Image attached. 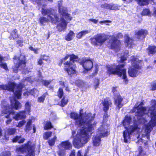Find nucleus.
<instances>
[{
	"label": "nucleus",
	"mask_w": 156,
	"mask_h": 156,
	"mask_svg": "<svg viewBox=\"0 0 156 156\" xmlns=\"http://www.w3.org/2000/svg\"><path fill=\"white\" fill-rule=\"evenodd\" d=\"M70 116L74 120L75 124L80 128L73 140L74 146L77 148H80L88 141L92 131L94 129L96 123L93 120L95 114L86 112L78 114L72 112Z\"/></svg>",
	"instance_id": "1"
},
{
	"label": "nucleus",
	"mask_w": 156,
	"mask_h": 156,
	"mask_svg": "<svg viewBox=\"0 0 156 156\" xmlns=\"http://www.w3.org/2000/svg\"><path fill=\"white\" fill-rule=\"evenodd\" d=\"M142 103H136L133 109L135 112L138 122L145 124L142 131V135L149 138V134L153 127L156 126V100L151 101V106L149 108L142 106Z\"/></svg>",
	"instance_id": "2"
},
{
	"label": "nucleus",
	"mask_w": 156,
	"mask_h": 156,
	"mask_svg": "<svg viewBox=\"0 0 156 156\" xmlns=\"http://www.w3.org/2000/svg\"><path fill=\"white\" fill-rule=\"evenodd\" d=\"M58 11L62 16L59 18L56 13V11L51 8H42V13L43 15H47V17H41L39 19V22L42 25L44 23L51 22L52 23H56L57 22L59 23L57 26V28L59 31L65 30L67 27L68 23L71 21L72 17L68 13V10L66 7L62 6V1L58 2Z\"/></svg>",
	"instance_id": "3"
},
{
	"label": "nucleus",
	"mask_w": 156,
	"mask_h": 156,
	"mask_svg": "<svg viewBox=\"0 0 156 156\" xmlns=\"http://www.w3.org/2000/svg\"><path fill=\"white\" fill-rule=\"evenodd\" d=\"M11 103V107L10 108L8 105L7 102L4 101L2 102V108L3 109L2 111L1 115H5V117L6 118L9 119L6 121L7 124H9L10 123L12 120V119L10 118V115H11L13 114L14 112L12 110V108H14L16 109H18L21 107V105L18 101L16 100L15 98H14L13 99L12 98L10 99Z\"/></svg>",
	"instance_id": "4"
},
{
	"label": "nucleus",
	"mask_w": 156,
	"mask_h": 156,
	"mask_svg": "<svg viewBox=\"0 0 156 156\" xmlns=\"http://www.w3.org/2000/svg\"><path fill=\"white\" fill-rule=\"evenodd\" d=\"M124 64L123 63L117 66L115 65H107L106 67V73L109 75L112 74L118 75L122 78L126 84H127L128 80L126 76V70L124 68Z\"/></svg>",
	"instance_id": "5"
},
{
	"label": "nucleus",
	"mask_w": 156,
	"mask_h": 156,
	"mask_svg": "<svg viewBox=\"0 0 156 156\" xmlns=\"http://www.w3.org/2000/svg\"><path fill=\"white\" fill-rule=\"evenodd\" d=\"M131 118L129 116H126L123 121V125L126 130L124 131L123 136L124 141L126 143L128 142L130 140V134L134 131H138V128L137 126L134 124V126L129 127V125L131 123Z\"/></svg>",
	"instance_id": "6"
},
{
	"label": "nucleus",
	"mask_w": 156,
	"mask_h": 156,
	"mask_svg": "<svg viewBox=\"0 0 156 156\" xmlns=\"http://www.w3.org/2000/svg\"><path fill=\"white\" fill-rule=\"evenodd\" d=\"M23 86L21 83L16 85L13 82H9L8 85H1L0 88L3 90L12 91L15 96L19 99L21 95V89Z\"/></svg>",
	"instance_id": "7"
},
{
	"label": "nucleus",
	"mask_w": 156,
	"mask_h": 156,
	"mask_svg": "<svg viewBox=\"0 0 156 156\" xmlns=\"http://www.w3.org/2000/svg\"><path fill=\"white\" fill-rule=\"evenodd\" d=\"M107 126L103 124L99 129L97 135L93 138V144L94 146H98L101 144L100 136L105 137L107 136L109 132Z\"/></svg>",
	"instance_id": "8"
},
{
	"label": "nucleus",
	"mask_w": 156,
	"mask_h": 156,
	"mask_svg": "<svg viewBox=\"0 0 156 156\" xmlns=\"http://www.w3.org/2000/svg\"><path fill=\"white\" fill-rule=\"evenodd\" d=\"M132 66L129 69L128 74L131 77H135L139 74L138 69L140 68L139 64L141 62L138 58L133 57L131 59Z\"/></svg>",
	"instance_id": "9"
},
{
	"label": "nucleus",
	"mask_w": 156,
	"mask_h": 156,
	"mask_svg": "<svg viewBox=\"0 0 156 156\" xmlns=\"http://www.w3.org/2000/svg\"><path fill=\"white\" fill-rule=\"evenodd\" d=\"M78 57L74 55H72L70 57V61L64 62L65 65V69L69 75H72L76 73V66L74 62L76 61Z\"/></svg>",
	"instance_id": "10"
},
{
	"label": "nucleus",
	"mask_w": 156,
	"mask_h": 156,
	"mask_svg": "<svg viewBox=\"0 0 156 156\" xmlns=\"http://www.w3.org/2000/svg\"><path fill=\"white\" fill-rule=\"evenodd\" d=\"M108 36L104 34H99L91 38V43L95 45H102L107 40Z\"/></svg>",
	"instance_id": "11"
},
{
	"label": "nucleus",
	"mask_w": 156,
	"mask_h": 156,
	"mask_svg": "<svg viewBox=\"0 0 156 156\" xmlns=\"http://www.w3.org/2000/svg\"><path fill=\"white\" fill-rule=\"evenodd\" d=\"M72 145L68 141L62 142L58 145L59 151H58L59 156H65L66 150H70L72 148Z\"/></svg>",
	"instance_id": "12"
},
{
	"label": "nucleus",
	"mask_w": 156,
	"mask_h": 156,
	"mask_svg": "<svg viewBox=\"0 0 156 156\" xmlns=\"http://www.w3.org/2000/svg\"><path fill=\"white\" fill-rule=\"evenodd\" d=\"M14 58L15 60L14 61L15 63L16 62V60H17V61H19V64H16L13 67V71L15 73H17L18 69L20 70L21 69L20 68H23L25 67V57L23 55H21L20 58H17L15 56Z\"/></svg>",
	"instance_id": "13"
},
{
	"label": "nucleus",
	"mask_w": 156,
	"mask_h": 156,
	"mask_svg": "<svg viewBox=\"0 0 156 156\" xmlns=\"http://www.w3.org/2000/svg\"><path fill=\"white\" fill-rule=\"evenodd\" d=\"M110 37L111 38L109 40L108 46L116 51H118L120 48V41L117 39L115 36H110Z\"/></svg>",
	"instance_id": "14"
},
{
	"label": "nucleus",
	"mask_w": 156,
	"mask_h": 156,
	"mask_svg": "<svg viewBox=\"0 0 156 156\" xmlns=\"http://www.w3.org/2000/svg\"><path fill=\"white\" fill-rule=\"evenodd\" d=\"M82 65L83 68L86 71L90 70L93 66V61L92 59L90 58H84L82 60ZM85 72V71H84Z\"/></svg>",
	"instance_id": "15"
},
{
	"label": "nucleus",
	"mask_w": 156,
	"mask_h": 156,
	"mask_svg": "<svg viewBox=\"0 0 156 156\" xmlns=\"http://www.w3.org/2000/svg\"><path fill=\"white\" fill-rule=\"evenodd\" d=\"M115 104L119 108H121L123 106V104L122 101L123 100L122 98L120 95H118L117 96L114 97Z\"/></svg>",
	"instance_id": "16"
},
{
	"label": "nucleus",
	"mask_w": 156,
	"mask_h": 156,
	"mask_svg": "<svg viewBox=\"0 0 156 156\" xmlns=\"http://www.w3.org/2000/svg\"><path fill=\"white\" fill-rule=\"evenodd\" d=\"M148 34L147 31L145 30L141 29L135 32V35L138 38L144 37Z\"/></svg>",
	"instance_id": "17"
},
{
	"label": "nucleus",
	"mask_w": 156,
	"mask_h": 156,
	"mask_svg": "<svg viewBox=\"0 0 156 156\" xmlns=\"http://www.w3.org/2000/svg\"><path fill=\"white\" fill-rule=\"evenodd\" d=\"M104 106V110L106 112L109 109V108L112 105V102L108 98H106L104 99L103 102Z\"/></svg>",
	"instance_id": "18"
},
{
	"label": "nucleus",
	"mask_w": 156,
	"mask_h": 156,
	"mask_svg": "<svg viewBox=\"0 0 156 156\" xmlns=\"http://www.w3.org/2000/svg\"><path fill=\"white\" fill-rule=\"evenodd\" d=\"M124 38L125 43L126 46L129 48L131 47L133 45L132 40L129 37L128 34L125 35Z\"/></svg>",
	"instance_id": "19"
},
{
	"label": "nucleus",
	"mask_w": 156,
	"mask_h": 156,
	"mask_svg": "<svg viewBox=\"0 0 156 156\" xmlns=\"http://www.w3.org/2000/svg\"><path fill=\"white\" fill-rule=\"evenodd\" d=\"M26 117L25 112L24 111H23L17 113L15 116L13 117V118L16 120H18L22 119H24Z\"/></svg>",
	"instance_id": "20"
},
{
	"label": "nucleus",
	"mask_w": 156,
	"mask_h": 156,
	"mask_svg": "<svg viewBox=\"0 0 156 156\" xmlns=\"http://www.w3.org/2000/svg\"><path fill=\"white\" fill-rule=\"evenodd\" d=\"M24 140L25 139L21 136H16L12 139V142L13 143L18 142L19 143H23Z\"/></svg>",
	"instance_id": "21"
},
{
	"label": "nucleus",
	"mask_w": 156,
	"mask_h": 156,
	"mask_svg": "<svg viewBox=\"0 0 156 156\" xmlns=\"http://www.w3.org/2000/svg\"><path fill=\"white\" fill-rule=\"evenodd\" d=\"M147 52L148 54H153L156 53V46H151L148 47L147 49Z\"/></svg>",
	"instance_id": "22"
},
{
	"label": "nucleus",
	"mask_w": 156,
	"mask_h": 156,
	"mask_svg": "<svg viewBox=\"0 0 156 156\" xmlns=\"http://www.w3.org/2000/svg\"><path fill=\"white\" fill-rule=\"evenodd\" d=\"M75 34L72 31H70L69 33L65 37L66 40L69 41L72 40L74 37Z\"/></svg>",
	"instance_id": "23"
},
{
	"label": "nucleus",
	"mask_w": 156,
	"mask_h": 156,
	"mask_svg": "<svg viewBox=\"0 0 156 156\" xmlns=\"http://www.w3.org/2000/svg\"><path fill=\"white\" fill-rule=\"evenodd\" d=\"M31 104L29 102H27L25 105V111H24L27 114H29L30 112Z\"/></svg>",
	"instance_id": "24"
},
{
	"label": "nucleus",
	"mask_w": 156,
	"mask_h": 156,
	"mask_svg": "<svg viewBox=\"0 0 156 156\" xmlns=\"http://www.w3.org/2000/svg\"><path fill=\"white\" fill-rule=\"evenodd\" d=\"M90 31L87 30L82 31L77 34L76 37L79 39L81 38L82 36H84L85 35L87 34Z\"/></svg>",
	"instance_id": "25"
},
{
	"label": "nucleus",
	"mask_w": 156,
	"mask_h": 156,
	"mask_svg": "<svg viewBox=\"0 0 156 156\" xmlns=\"http://www.w3.org/2000/svg\"><path fill=\"white\" fill-rule=\"evenodd\" d=\"M29 93L35 96L36 94L37 95V94H38V91L37 89H34L33 90H31L30 92H25L24 94V95H26V94L28 95V94Z\"/></svg>",
	"instance_id": "26"
},
{
	"label": "nucleus",
	"mask_w": 156,
	"mask_h": 156,
	"mask_svg": "<svg viewBox=\"0 0 156 156\" xmlns=\"http://www.w3.org/2000/svg\"><path fill=\"white\" fill-rule=\"evenodd\" d=\"M2 58L1 56L0 55V67L4 69L5 70L8 69V67H7L6 63L2 61Z\"/></svg>",
	"instance_id": "27"
},
{
	"label": "nucleus",
	"mask_w": 156,
	"mask_h": 156,
	"mask_svg": "<svg viewBox=\"0 0 156 156\" xmlns=\"http://www.w3.org/2000/svg\"><path fill=\"white\" fill-rule=\"evenodd\" d=\"M39 81H41L42 83L45 86H48L51 83V80H42V77L41 76L39 77V78L38 79Z\"/></svg>",
	"instance_id": "28"
},
{
	"label": "nucleus",
	"mask_w": 156,
	"mask_h": 156,
	"mask_svg": "<svg viewBox=\"0 0 156 156\" xmlns=\"http://www.w3.org/2000/svg\"><path fill=\"white\" fill-rule=\"evenodd\" d=\"M136 2L140 5H145L148 3V0H136Z\"/></svg>",
	"instance_id": "29"
},
{
	"label": "nucleus",
	"mask_w": 156,
	"mask_h": 156,
	"mask_svg": "<svg viewBox=\"0 0 156 156\" xmlns=\"http://www.w3.org/2000/svg\"><path fill=\"white\" fill-rule=\"evenodd\" d=\"M138 151V154L137 156H147L141 147H139Z\"/></svg>",
	"instance_id": "30"
},
{
	"label": "nucleus",
	"mask_w": 156,
	"mask_h": 156,
	"mask_svg": "<svg viewBox=\"0 0 156 156\" xmlns=\"http://www.w3.org/2000/svg\"><path fill=\"white\" fill-rule=\"evenodd\" d=\"M47 95V93H44L42 96L38 98L37 101L38 102L41 103V102H43L45 98Z\"/></svg>",
	"instance_id": "31"
},
{
	"label": "nucleus",
	"mask_w": 156,
	"mask_h": 156,
	"mask_svg": "<svg viewBox=\"0 0 156 156\" xmlns=\"http://www.w3.org/2000/svg\"><path fill=\"white\" fill-rule=\"evenodd\" d=\"M52 127L51 123L50 122L47 121L44 123V129H47Z\"/></svg>",
	"instance_id": "32"
},
{
	"label": "nucleus",
	"mask_w": 156,
	"mask_h": 156,
	"mask_svg": "<svg viewBox=\"0 0 156 156\" xmlns=\"http://www.w3.org/2000/svg\"><path fill=\"white\" fill-rule=\"evenodd\" d=\"M31 121L29 120L27 123L26 126L25 130L27 131H28L30 130L31 128Z\"/></svg>",
	"instance_id": "33"
},
{
	"label": "nucleus",
	"mask_w": 156,
	"mask_h": 156,
	"mask_svg": "<svg viewBox=\"0 0 156 156\" xmlns=\"http://www.w3.org/2000/svg\"><path fill=\"white\" fill-rule=\"evenodd\" d=\"M52 134V132L48 131L45 133L44 134V138L45 139H47L48 138L51 137Z\"/></svg>",
	"instance_id": "34"
},
{
	"label": "nucleus",
	"mask_w": 156,
	"mask_h": 156,
	"mask_svg": "<svg viewBox=\"0 0 156 156\" xmlns=\"http://www.w3.org/2000/svg\"><path fill=\"white\" fill-rule=\"evenodd\" d=\"M56 139V136H55L53 138L49 140L48 141V143L51 146L54 145L55 144Z\"/></svg>",
	"instance_id": "35"
},
{
	"label": "nucleus",
	"mask_w": 156,
	"mask_h": 156,
	"mask_svg": "<svg viewBox=\"0 0 156 156\" xmlns=\"http://www.w3.org/2000/svg\"><path fill=\"white\" fill-rule=\"evenodd\" d=\"M101 6L102 8L104 9H111L110 6H111V4H104L101 5Z\"/></svg>",
	"instance_id": "36"
},
{
	"label": "nucleus",
	"mask_w": 156,
	"mask_h": 156,
	"mask_svg": "<svg viewBox=\"0 0 156 156\" xmlns=\"http://www.w3.org/2000/svg\"><path fill=\"white\" fill-rule=\"evenodd\" d=\"M93 84L94 88L96 89L99 84V80L95 78L94 80Z\"/></svg>",
	"instance_id": "37"
},
{
	"label": "nucleus",
	"mask_w": 156,
	"mask_h": 156,
	"mask_svg": "<svg viewBox=\"0 0 156 156\" xmlns=\"http://www.w3.org/2000/svg\"><path fill=\"white\" fill-rule=\"evenodd\" d=\"M67 101H68L67 99H66L65 98H63L61 101V103H59V104L62 106H64L67 104Z\"/></svg>",
	"instance_id": "38"
},
{
	"label": "nucleus",
	"mask_w": 156,
	"mask_h": 156,
	"mask_svg": "<svg viewBox=\"0 0 156 156\" xmlns=\"http://www.w3.org/2000/svg\"><path fill=\"white\" fill-rule=\"evenodd\" d=\"M118 88L117 87H113L112 88V91L113 92L114 96H117L118 95H119V94L117 92Z\"/></svg>",
	"instance_id": "39"
},
{
	"label": "nucleus",
	"mask_w": 156,
	"mask_h": 156,
	"mask_svg": "<svg viewBox=\"0 0 156 156\" xmlns=\"http://www.w3.org/2000/svg\"><path fill=\"white\" fill-rule=\"evenodd\" d=\"M11 36L13 39L16 38L18 37V35L17 33V30H16L15 29L11 33Z\"/></svg>",
	"instance_id": "40"
},
{
	"label": "nucleus",
	"mask_w": 156,
	"mask_h": 156,
	"mask_svg": "<svg viewBox=\"0 0 156 156\" xmlns=\"http://www.w3.org/2000/svg\"><path fill=\"white\" fill-rule=\"evenodd\" d=\"M150 14V12L149 9H144L142 13V15L144 16H146L149 15Z\"/></svg>",
	"instance_id": "41"
},
{
	"label": "nucleus",
	"mask_w": 156,
	"mask_h": 156,
	"mask_svg": "<svg viewBox=\"0 0 156 156\" xmlns=\"http://www.w3.org/2000/svg\"><path fill=\"white\" fill-rule=\"evenodd\" d=\"M16 130L14 128L9 129L8 130L9 134L10 135H12L14 134L16 132Z\"/></svg>",
	"instance_id": "42"
},
{
	"label": "nucleus",
	"mask_w": 156,
	"mask_h": 156,
	"mask_svg": "<svg viewBox=\"0 0 156 156\" xmlns=\"http://www.w3.org/2000/svg\"><path fill=\"white\" fill-rule=\"evenodd\" d=\"M10 153L9 151L3 152L0 154V156H10Z\"/></svg>",
	"instance_id": "43"
},
{
	"label": "nucleus",
	"mask_w": 156,
	"mask_h": 156,
	"mask_svg": "<svg viewBox=\"0 0 156 156\" xmlns=\"http://www.w3.org/2000/svg\"><path fill=\"white\" fill-rule=\"evenodd\" d=\"M150 89L151 90H156V82H154L151 83Z\"/></svg>",
	"instance_id": "44"
},
{
	"label": "nucleus",
	"mask_w": 156,
	"mask_h": 156,
	"mask_svg": "<svg viewBox=\"0 0 156 156\" xmlns=\"http://www.w3.org/2000/svg\"><path fill=\"white\" fill-rule=\"evenodd\" d=\"M86 154L81 150L79 151L77 154V156H86Z\"/></svg>",
	"instance_id": "45"
},
{
	"label": "nucleus",
	"mask_w": 156,
	"mask_h": 156,
	"mask_svg": "<svg viewBox=\"0 0 156 156\" xmlns=\"http://www.w3.org/2000/svg\"><path fill=\"white\" fill-rule=\"evenodd\" d=\"M111 10H117L118 9V7L116 5L111 4L110 6Z\"/></svg>",
	"instance_id": "46"
},
{
	"label": "nucleus",
	"mask_w": 156,
	"mask_h": 156,
	"mask_svg": "<svg viewBox=\"0 0 156 156\" xmlns=\"http://www.w3.org/2000/svg\"><path fill=\"white\" fill-rule=\"evenodd\" d=\"M26 121L24 120H23L22 121L19 122L18 125L16 126L19 127H20L23 126L24 124L25 123Z\"/></svg>",
	"instance_id": "47"
},
{
	"label": "nucleus",
	"mask_w": 156,
	"mask_h": 156,
	"mask_svg": "<svg viewBox=\"0 0 156 156\" xmlns=\"http://www.w3.org/2000/svg\"><path fill=\"white\" fill-rule=\"evenodd\" d=\"M41 58H42L43 60L47 61L49 60L50 59L49 56L46 55H41Z\"/></svg>",
	"instance_id": "48"
},
{
	"label": "nucleus",
	"mask_w": 156,
	"mask_h": 156,
	"mask_svg": "<svg viewBox=\"0 0 156 156\" xmlns=\"http://www.w3.org/2000/svg\"><path fill=\"white\" fill-rule=\"evenodd\" d=\"M63 90L61 88H60L59 89L58 92V96L60 98H61L63 94Z\"/></svg>",
	"instance_id": "49"
},
{
	"label": "nucleus",
	"mask_w": 156,
	"mask_h": 156,
	"mask_svg": "<svg viewBox=\"0 0 156 156\" xmlns=\"http://www.w3.org/2000/svg\"><path fill=\"white\" fill-rule=\"evenodd\" d=\"M76 83L79 86H83L84 85V83L81 80H79V81H78L77 82H76Z\"/></svg>",
	"instance_id": "50"
},
{
	"label": "nucleus",
	"mask_w": 156,
	"mask_h": 156,
	"mask_svg": "<svg viewBox=\"0 0 156 156\" xmlns=\"http://www.w3.org/2000/svg\"><path fill=\"white\" fill-rule=\"evenodd\" d=\"M29 49L32 51H33L35 53L37 54L38 53V49H35L32 47H30L29 48Z\"/></svg>",
	"instance_id": "51"
},
{
	"label": "nucleus",
	"mask_w": 156,
	"mask_h": 156,
	"mask_svg": "<svg viewBox=\"0 0 156 156\" xmlns=\"http://www.w3.org/2000/svg\"><path fill=\"white\" fill-rule=\"evenodd\" d=\"M72 55H70V56L69 55L66 56L64 58H63V59H62V62H65V61L67 59H69H69L70 60V56Z\"/></svg>",
	"instance_id": "52"
},
{
	"label": "nucleus",
	"mask_w": 156,
	"mask_h": 156,
	"mask_svg": "<svg viewBox=\"0 0 156 156\" xmlns=\"http://www.w3.org/2000/svg\"><path fill=\"white\" fill-rule=\"evenodd\" d=\"M89 21L90 22H92L95 24H97L98 21V20L94 19H89Z\"/></svg>",
	"instance_id": "53"
},
{
	"label": "nucleus",
	"mask_w": 156,
	"mask_h": 156,
	"mask_svg": "<svg viewBox=\"0 0 156 156\" xmlns=\"http://www.w3.org/2000/svg\"><path fill=\"white\" fill-rule=\"evenodd\" d=\"M33 2L36 3L38 4H40L41 3V0H31Z\"/></svg>",
	"instance_id": "54"
},
{
	"label": "nucleus",
	"mask_w": 156,
	"mask_h": 156,
	"mask_svg": "<svg viewBox=\"0 0 156 156\" xmlns=\"http://www.w3.org/2000/svg\"><path fill=\"white\" fill-rule=\"evenodd\" d=\"M111 21L109 20H104L103 21H100L99 22V23L101 24L102 23H111Z\"/></svg>",
	"instance_id": "55"
},
{
	"label": "nucleus",
	"mask_w": 156,
	"mask_h": 156,
	"mask_svg": "<svg viewBox=\"0 0 156 156\" xmlns=\"http://www.w3.org/2000/svg\"><path fill=\"white\" fill-rule=\"evenodd\" d=\"M42 58H41H41L38 61V64L39 65H41L43 64V62L42 61Z\"/></svg>",
	"instance_id": "56"
},
{
	"label": "nucleus",
	"mask_w": 156,
	"mask_h": 156,
	"mask_svg": "<svg viewBox=\"0 0 156 156\" xmlns=\"http://www.w3.org/2000/svg\"><path fill=\"white\" fill-rule=\"evenodd\" d=\"M95 69L94 71V75H96L97 74L98 71V66H95Z\"/></svg>",
	"instance_id": "57"
},
{
	"label": "nucleus",
	"mask_w": 156,
	"mask_h": 156,
	"mask_svg": "<svg viewBox=\"0 0 156 156\" xmlns=\"http://www.w3.org/2000/svg\"><path fill=\"white\" fill-rule=\"evenodd\" d=\"M126 60V57H125V56H122L121 57V61H122V62L125 60Z\"/></svg>",
	"instance_id": "58"
},
{
	"label": "nucleus",
	"mask_w": 156,
	"mask_h": 156,
	"mask_svg": "<svg viewBox=\"0 0 156 156\" xmlns=\"http://www.w3.org/2000/svg\"><path fill=\"white\" fill-rule=\"evenodd\" d=\"M75 151L74 150H73L71 151L70 154V156H75Z\"/></svg>",
	"instance_id": "59"
},
{
	"label": "nucleus",
	"mask_w": 156,
	"mask_h": 156,
	"mask_svg": "<svg viewBox=\"0 0 156 156\" xmlns=\"http://www.w3.org/2000/svg\"><path fill=\"white\" fill-rule=\"evenodd\" d=\"M119 38H120L122 37V35L121 33H119L116 36Z\"/></svg>",
	"instance_id": "60"
},
{
	"label": "nucleus",
	"mask_w": 156,
	"mask_h": 156,
	"mask_svg": "<svg viewBox=\"0 0 156 156\" xmlns=\"http://www.w3.org/2000/svg\"><path fill=\"white\" fill-rule=\"evenodd\" d=\"M25 80L26 81H27L29 82H31L33 81L31 80V78L30 77H28L26 78Z\"/></svg>",
	"instance_id": "61"
},
{
	"label": "nucleus",
	"mask_w": 156,
	"mask_h": 156,
	"mask_svg": "<svg viewBox=\"0 0 156 156\" xmlns=\"http://www.w3.org/2000/svg\"><path fill=\"white\" fill-rule=\"evenodd\" d=\"M76 133V132L74 131H72V136L73 137H74V135Z\"/></svg>",
	"instance_id": "62"
},
{
	"label": "nucleus",
	"mask_w": 156,
	"mask_h": 156,
	"mask_svg": "<svg viewBox=\"0 0 156 156\" xmlns=\"http://www.w3.org/2000/svg\"><path fill=\"white\" fill-rule=\"evenodd\" d=\"M60 83L62 86H64V82L62 81H60Z\"/></svg>",
	"instance_id": "63"
},
{
	"label": "nucleus",
	"mask_w": 156,
	"mask_h": 156,
	"mask_svg": "<svg viewBox=\"0 0 156 156\" xmlns=\"http://www.w3.org/2000/svg\"><path fill=\"white\" fill-rule=\"evenodd\" d=\"M33 130H34V133H35V126H33Z\"/></svg>",
	"instance_id": "64"
}]
</instances>
